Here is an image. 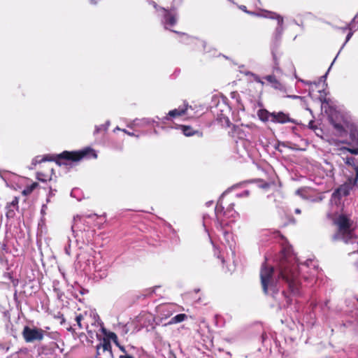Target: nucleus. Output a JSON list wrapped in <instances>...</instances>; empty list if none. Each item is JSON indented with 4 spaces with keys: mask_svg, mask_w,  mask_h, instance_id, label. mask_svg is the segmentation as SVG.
Masks as SVG:
<instances>
[{
    "mask_svg": "<svg viewBox=\"0 0 358 358\" xmlns=\"http://www.w3.org/2000/svg\"><path fill=\"white\" fill-rule=\"evenodd\" d=\"M274 268L273 266H268L266 264H263L260 270L261 285L263 292L268 294L271 292L273 294L278 292V288L273 282Z\"/></svg>",
    "mask_w": 358,
    "mask_h": 358,
    "instance_id": "nucleus-4",
    "label": "nucleus"
},
{
    "mask_svg": "<svg viewBox=\"0 0 358 358\" xmlns=\"http://www.w3.org/2000/svg\"><path fill=\"white\" fill-rule=\"evenodd\" d=\"M171 31L175 33L182 35L183 36V38L182 39L181 42L186 45L194 44L197 41V39L196 38L188 36L184 33H180L176 31H174V30H171Z\"/></svg>",
    "mask_w": 358,
    "mask_h": 358,
    "instance_id": "nucleus-22",
    "label": "nucleus"
},
{
    "mask_svg": "<svg viewBox=\"0 0 358 358\" xmlns=\"http://www.w3.org/2000/svg\"><path fill=\"white\" fill-rule=\"evenodd\" d=\"M352 32H349L346 36V42L350 40V38L352 37Z\"/></svg>",
    "mask_w": 358,
    "mask_h": 358,
    "instance_id": "nucleus-36",
    "label": "nucleus"
},
{
    "mask_svg": "<svg viewBox=\"0 0 358 358\" xmlns=\"http://www.w3.org/2000/svg\"><path fill=\"white\" fill-rule=\"evenodd\" d=\"M45 333L46 331L43 329L24 326L22 336L26 343L41 342L43 340Z\"/></svg>",
    "mask_w": 358,
    "mask_h": 358,
    "instance_id": "nucleus-5",
    "label": "nucleus"
},
{
    "mask_svg": "<svg viewBox=\"0 0 358 358\" xmlns=\"http://www.w3.org/2000/svg\"><path fill=\"white\" fill-rule=\"evenodd\" d=\"M38 186L39 185L38 182H32L31 185H27L24 187V189L22 191V194L23 196H27L30 195Z\"/></svg>",
    "mask_w": 358,
    "mask_h": 358,
    "instance_id": "nucleus-21",
    "label": "nucleus"
},
{
    "mask_svg": "<svg viewBox=\"0 0 358 358\" xmlns=\"http://www.w3.org/2000/svg\"><path fill=\"white\" fill-rule=\"evenodd\" d=\"M272 55L273 60V73H281L282 71L280 68V62L279 60L282 56V52L278 49V48H274L272 50Z\"/></svg>",
    "mask_w": 358,
    "mask_h": 358,
    "instance_id": "nucleus-16",
    "label": "nucleus"
},
{
    "mask_svg": "<svg viewBox=\"0 0 358 358\" xmlns=\"http://www.w3.org/2000/svg\"><path fill=\"white\" fill-rule=\"evenodd\" d=\"M249 195H250L249 190H244L240 194H238V196H248Z\"/></svg>",
    "mask_w": 358,
    "mask_h": 358,
    "instance_id": "nucleus-30",
    "label": "nucleus"
},
{
    "mask_svg": "<svg viewBox=\"0 0 358 358\" xmlns=\"http://www.w3.org/2000/svg\"><path fill=\"white\" fill-rule=\"evenodd\" d=\"M1 349L5 350L6 352H8L10 349V347L8 345H5L4 344L1 343L0 344V350Z\"/></svg>",
    "mask_w": 358,
    "mask_h": 358,
    "instance_id": "nucleus-31",
    "label": "nucleus"
},
{
    "mask_svg": "<svg viewBox=\"0 0 358 358\" xmlns=\"http://www.w3.org/2000/svg\"><path fill=\"white\" fill-rule=\"evenodd\" d=\"M7 275H8V278L11 280V281L13 284V286L16 287L18 284V280L16 279H13L10 273H8Z\"/></svg>",
    "mask_w": 358,
    "mask_h": 358,
    "instance_id": "nucleus-29",
    "label": "nucleus"
},
{
    "mask_svg": "<svg viewBox=\"0 0 358 358\" xmlns=\"http://www.w3.org/2000/svg\"><path fill=\"white\" fill-rule=\"evenodd\" d=\"M189 108L192 109L191 106L185 105L182 108H178L173 109L172 110H170L167 115V116L165 117L166 120H171V118H175L176 117L182 116L185 114H187V110Z\"/></svg>",
    "mask_w": 358,
    "mask_h": 358,
    "instance_id": "nucleus-15",
    "label": "nucleus"
},
{
    "mask_svg": "<svg viewBox=\"0 0 358 358\" xmlns=\"http://www.w3.org/2000/svg\"><path fill=\"white\" fill-rule=\"evenodd\" d=\"M295 213H297V214H299V213H301V210H300V209H299V208H296V209L295 210Z\"/></svg>",
    "mask_w": 358,
    "mask_h": 358,
    "instance_id": "nucleus-40",
    "label": "nucleus"
},
{
    "mask_svg": "<svg viewBox=\"0 0 358 358\" xmlns=\"http://www.w3.org/2000/svg\"><path fill=\"white\" fill-rule=\"evenodd\" d=\"M120 358H134V357L129 355H120Z\"/></svg>",
    "mask_w": 358,
    "mask_h": 358,
    "instance_id": "nucleus-35",
    "label": "nucleus"
},
{
    "mask_svg": "<svg viewBox=\"0 0 358 358\" xmlns=\"http://www.w3.org/2000/svg\"><path fill=\"white\" fill-rule=\"evenodd\" d=\"M354 169H355V172H356V176H355V178H353V179L356 180V182H357V180H358V165L357 166H355Z\"/></svg>",
    "mask_w": 358,
    "mask_h": 358,
    "instance_id": "nucleus-33",
    "label": "nucleus"
},
{
    "mask_svg": "<svg viewBox=\"0 0 358 358\" xmlns=\"http://www.w3.org/2000/svg\"><path fill=\"white\" fill-rule=\"evenodd\" d=\"M272 113L268 112L266 109H259L257 111V116L262 122L271 121Z\"/></svg>",
    "mask_w": 358,
    "mask_h": 358,
    "instance_id": "nucleus-19",
    "label": "nucleus"
},
{
    "mask_svg": "<svg viewBox=\"0 0 358 358\" xmlns=\"http://www.w3.org/2000/svg\"><path fill=\"white\" fill-rule=\"evenodd\" d=\"M45 208H46V206L45 205H43L42 206V209H41V213H44V211H45Z\"/></svg>",
    "mask_w": 358,
    "mask_h": 358,
    "instance_id": "nucleus-39",
    "label": "nucleus"
},
{
    "mask_svg": "<svg viewBox=\"0 0 358 358\" xmlns=\"http://www.w3.org/2000/svg\"><path fill=\"white\" fill-rule=\"evenodd\" d=\"M217 120L218 122V123L222 127H224V128H227V127H232V125H234L229 118L227 116H220V117H218L217 118Z\"/></svg>",
    "mask_w": 358,
    "mask_h": 358,
    "instance_id": "nucleus-23",
    "label": "nucleus"
},
{
    "mask_svg": "<svg viewBox=\"0 0 358 358\" xmlns=\"http://www.w3.org/2000/svg\"><path fill=\"white\" fill-rule=\"evenodd\" d=\"M279 278H282L288 285L289 289L294 295L300 294L301 282L299 280V273L296 266L282 262L280 265Z\"/></svg>",
    "mask_w": 358,
    "mask_h": 358,
    "instance_id": "nucleus-3",
    "label": "nucleus"
},
{
    "mask_svg": "<svg viewBox=\"0 0 358 358\" xmlns=\"http://www.w3.org/2000/svg\"><path fill=\"white\" fill-rule=\"evenodd\" d=\"M255 80L257 82V83H260L262 85H264V82L259 77V76H255Z\"/></svg>",
    "mask_w": 358,
    "mask_h": 358,
    "instance_id": "nucleus-32",
    "label": "nucleus"
},
{
    "mask_svg": "<svg viewBox=\"0 0 358 358\" xmlns=\"http://www.w3.org/2000/svg\"><path fill=\"white\" fill-rule=\"evenodd\" d=\"M333 126L340 136H343L346 135L347 131L345 129V128L341 124L334 122Z\"/></svg>",
    "mask_w": 358,
    "mask_h": 358,
    "instance_id": "nucleus-25",
    "label": "nucleus"
},
{
    "mask_svg": "<svg viewBox=\"0 0 358 358\" xmlns=\"http://www.w3.org/2000/svg\"><path fill=\"white\" fill-rule=\"evenodd\" d=\"M54 173L53 168L50 167L45 172L38 171L36 173V178L42 182H47L52 179V176Z\"/></svg>",
    "mask_w": 358,
    "mask_h": 358,
    "instance_id": "nucleus-17",
    "label": "nucleus"
},
{
    "mask_svg": "<svg viewBox=\"0 0 358 358\" xmlns=\"http://www.w3.org/2000/svg\"><path fill=\"white\" fill-rule=\"evenodd\" d=\"M83 320V315L82 314H79L76 315V321L77 322V324L79 327V329H83V326L81 324V321Z\"/></svg>",
    "mask_w": 358,
    "mask_h": 358,
    "instance_id": "nucleus-28",
    "label": "nucleus"
},
{
    "mask_svg": "<svg viewBox=\"0 0 358 358\" xmlns=\"http://www.w3.org/2000/svg\"><path fill=\"white\" fill-rule=\"evenodd\" d=\"M122 131H123L125 134H127V135H129V136H134V133H131V132H129V131H127L126 129H123Z\"/></svg>",
    "mask_w": 358,
    "mask_h": 358,
    "instance_id": "nucleus-38",
    "label": "nucleus"
},
{
    "mask_svg": "<svg viewBox=\"0 0 358 358\" xmlns=\"http://www.w3.org/2000/svg\"><path fill=\"white\" fill-rule=\"evenodd\" d=\"M223 199L219 200L217 203L216 204L215 208V213L216 215V217L217 220H222L224 217H229V215L231 210L233 209L234 203H229V207L227 208V210H224V206H223Z\"/></svg>",
    "mask_w": 358,
    "mask_h": 358,
    "instance_id": "nucleus-10",
    "label": "nucleus"
},
{
    "mask_svg": "<svg viewBox=\"0 0 358 358\" xmlns=\"http://www.w3.org/2000/svg\"><path fill=\"white\" fill-rule=\"evenodd\" d=\"M19 198L15 196L10 202H8L6 206V216L7 218H13L15 215V212L19 210Z\"/></svg>",
    "mask_w": 358,
    "mask_h": 358,
    "instance_id": "nucleus-12",
    "label": "nucleus"
},
{
    "mask_svg": "<svg viewBox=\"0 0 358 358\" xmlns=\"http://www.w3.org/2000/svg\"><path fill=\"white\" fill-rule=\"evenodd\" d=\"M271 122L273 123L285 124L287 122H292V120L288 114L283 112H273L271 114Z\"/></svg>",
    "mask_w": 358,
    "mask_h": 358,
    "instance_id": "nucleus-13",
    "label": "nucleus"
},
{
    "mask_svg": "<svg viewBox=\"0 0 358 358\" xmlns=\"http://www.w3.org/2000/svg\"><path fill=\"white\" fill-rule=\"evenodd\" d=\"M265 336H266V334H265V333H264V334H262V339H263V340L265 338Z\"/></svg>",
    "mask_w": 358,
    "mask_h": 358,
    "instance_id": "nucleus-41",
    "label": "nucleus"
},
{
    "mask_svg": "<svg viewBox=\"0 0 358 358\" xmlns=\"http://www.w3.org/2000/svg\"><path fill=\"white\" fill-rule=\"evenodd\" d=\"M106 338H108L109 340L111 339L113 341V343L116 345V346H117L122 352H127L125 348L120 344L116 334H115L114 332H109Z\"/></svg>",
    "mask_w": 358,
    "mask_h": 358,
    "instance_id": "nucleus-20",
    "label": "nucleus"
},
{
    "mask_svg": "<svg viewBox=\"0 0 358 358\" xmlns=\"http://www.w3.org/2000/svg\"><path fill=\"white\" fill-rule=\"evenodd\" d=\"M97 155L95 151L91 148H85L83 150L76 151L65 150L55 157L51 155L36 156L33 159L31 165L36 166L43 162L55 161L57 164H67L66 162H78L83 159L96 158Z\"/></svg>",
    "mask_w": 358,
    "mask_h": 358,
    "instance_id": "nucleus-2",
    "label": "nucleus"
},
{
    "mask_svg": "<svg viewBox=\"0 0 358 358\" xmlns=\"http://www.w3.org/2000/svg\"><path fill=\"white\" fill-rule=\"evenodd\" d=\"M357 267H358V262H357Z\"/></svg>",
    "mask_w": 358,
    "mask_h": 358,
    "instance_id": "nucleus-42",
    "label": "nucleus"
},
{
    "mask_svg": "<svg viewBox=\"0 0 358 358\" xmlns=\"http://www.w3.org/2000/svg\"><path fill=\"white\" fill-rule=\"evenodd\" d=\"M350 136L352 141H357L358 145V130L351 131Z\"/></svg>",
    "mask_w": 358,
    "mask_h": 358,
    "instance_id": "nucleus-27",
    "label": "nucleus"
},
{
    "mask_svg": "<svg viewBox=\"0 0 358 358\" xmlns=\"http://www.w3.org/2000/svg\"><path fill=\"white\" fill-rule=\"evenodd\" d=\"M178 128L182 131V134L187 137L197 136L199 138H202L203 133L201 130L194 129L191 126L180 124Z\"/></svg>",
    "mask_w": 358,
    "mask_h": 358,
    "instance_id": "nucleus-14",
    "label": "nucleus"
},
{
    "mask_svg": "<svg viewBox=\"0 0 358 358\" xmlns=\"http://www.w3.org/2000/svg\"><path fill=\"white\" fill-rule=\"evenodd\" d=\"M264 17L269 19L275 20L277 21V26L273 32V37L275 41L280 40L284 31L283 17L277 13L271 11H265Z\"/></svg>",
    "mask_w": 358,
    "mask_h": 358,
    "instance_id": "nucleus-8",
    "label": "nucleus"
},
{
    "mask_svg": "<svg viewBox=\"0 0 358 358\" xmlns=\"http://www.w3.org/2000/svg\"><path fill=\"white\" fill-rule=\"evenodd\" d=\"M343 159L345 161V163L348 165L352 166L354 168L357 166L355 163V159L352 157H347L344 158Z\"/></svg>",
    "mask_w": 358,
    "mask_h": 358,
    "instance_id": "nucleus-26",
    "label": "nucleus"
},
{
    "mask_svg": "<svg viewBox=\"0 0 358 358\" xmlns=\"http://www.w3.org/2000/svg\"><path fill=\"white\" fill-rule=\"evenodd\" d=\"M255 127L254 125L241 124L232 125L231 130L228 132L229 136L232 138L236 137L240 140H246L252 134V131Z\"/></svg>",
    "mask_w": 358,
    "mask_h": 358,
    "instance_id": "nucleus-6",
    "label": "nucleus"
},
{
    "mask_svg": "<svg viewBox=\"0 0 358 358\" xmlns=\"http://www.w3.org/2000/svg\"><path fill=\"white\" fill-rule=\"evenodd\" d=\"M327 217L335 229L331 237L332 242L348 244L356 238L357 224L351 215L345 213H329Z\"/></svg>",
    "mask_w": 358,
    "mask_h": 358,
    "instance_id": "nucleus-1",
    "label": "nucleus"
},
{
    "mask_svg": "<svg viewBox=\"0 0 358 358\" xmlns=\"http://www.w3.org/2000/svg\"><path fill=\"white\" fill-rule=\"evenodd\" d=\"M355 185H357L356 180L350 178L335 190L334 195L338 194L339 196H346L350 194V191Z\"/></svg>",
    "mask_w": 358,
    "mask_h": 358,
    "instance_id": "nucleus-9",
    "label": "nucleus"
},
{
    "mask_svg": "<svg viewBox=\"0 0 358 358\" xmlns=\"http://www.w3.org/2000/svg\"><path fill=\"white\" fill-rule=\"evenodd\" d=\"M187 318V315L185 313L178 314L173 317L169 321V324H177L183 322Z\"/></svg>",
    "mask_w": 358,
    "mask_h": 358,
    "instance_id": "nucleus-24",
    "label": "nucleus"
},
{
    "mask_svg": "<svg viewBox=\"0 0 358 358\" xmlns=\"http://www.w3.org/2000/svg\"><path fill=\"white\" fill-rule=\"evenodd\" d=\"M157 287L156 286V287H154L151 288V289H150V290L149 291V293H148V295H150V294H151L154 293V292H155V289H156Z\"/></svg>",
    "mask_w": 358,
    "mask_h": 358,
    "instance_id": "nucleus-37",
    "label": "nucleus"
},
{
    "mask_svg": "<svg viewBox=\"0 0 358 358\" xmlns=\"http://www.w3.org/2000/svg\"><path fill=\"white\" fill-rule=\"evenodd\" d=\"M164 19L166 24L173 26L177 23L176 15L168 10H165Z\"/></svg>",
    "mask_w": 358,
    "mask_h": 358,
    "instance_id": "nucleus-18",
    "label": "nucleus"
},
{
    "mask_svg": "<svg viewBox=\"0 0 358 358\" xmlns=\"http://www.w3.org/2000/svg\"><path fill=\"white\" fill-rule=\"evenodd\" d=\"M357 301H358V299H357Z\"/></svg>",
    "mask_w": 358,
    "mask_h": 358,
    "instance_id": "nucleus-43",
    "label": "nucleus"
},
{
    "mask_svg": "<svg viewBox=\"0 0 358 358\" xmlns=\"http://www.w3.org/2000/svg\"><path fill=\"white\" fill-rule=\"evenodd\" d=\"M282 294H283V295L285 296V298H287V303H288V304H290V303H291V299H290L287 296V294H286L285 292H284V291H283V292H282Z\"/></svg>",
    "mask_w": 358,
    "mask_h": 358,
    "instance_id": "nucleus-34",
    "label": "nucleus"
},
{
    "mask_svg": "<svg viewBox=\"0 0 358 358\" xmlns=\"http://www.w3.org/2000/svg\"><path fill=\"white\" fill-rule=\"evenodd\" d=\"M94 358H113L112 346L108 338L103 337L101 342L96 345Z\"/></svg>",
    "mask_w": 358,
    "mask_h": 358,
    "instance_id": "nucleus-7",
    "label": "nucleus"
},
{
    "mask_svg": "<svg viewBox=\"0 0 358 358\" xmlns=\"http://www.w3.org/2000/svg\"><path fill=\"white\" fill-rule=\"evenodd\" d=\"M264 79H265L268 83H269L271 87H273V89L283 93L286 92L285 85L277 78L275 75L272 74L266 76L264 77Z\"/></svg>",
    "mask_w": 358,
    "mask_h": 358,
    "instance_id": "nucleus-11",
    "label": "nucleus"
}]
</instances>
